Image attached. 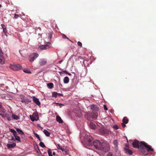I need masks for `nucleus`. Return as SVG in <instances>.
<instances>
[{"label": "nucleus", "instance_id": "39448f33", "mask_svg": "<svg viewBox=\"0 0 156 156\" xmlns=\"http://www.w3.org/2000/svg\"><path fill=\"white\" fill-rule=\"evenodd\" d=\"M39 55L37 53H32L29 56V60L31 62H33L38 57Z\"/></svg>", "mask_w": 156, "mask_h": 156}, {"label": "nucleus", "instance_id": "4c0bfd02", "mask_svg": "<svg viewBox=\"0 0 156 156\" xmlns=\"http://www.w3.org/2000/svg\"><path fill=\"white\" fill-rule=\"evenodd\" d=\"M55 104L57 105V106H59L60 108H61L62 106H63L64 105L62 104L58 103H55Z\"/></svg>", "mask_w": 156, "mask_h": 156}, {"label": "nucleus", "instance_id": "8fccbe9b", "mask_svg": "<svg viewBox=\"0 0 156 156\" xmlns=\"http://www.w3.org/2000/svg\"><path fill=\"white\" fill-rule=\"evenodd\" d=\"M63 72L67 74H68V73H69L67 71H66V70H64V71H63Z\"/></svg>", "mask_w": 156, "mask_h": 156}, {"label": "nucleus", "instance_id": "37998d69", "mask_svg": "<svg viewBox=\"0 0 156 156\" xmlns=\"http://www.w3.org/2000/svg\"><path fill=\"white\" fill-rule=\"evenodd\" d=\"M77 44L78 46H79L80 47L82 46V44L81 42H80V41H78L77 43Z\"/></svg>", "mask_w": 156, "mask_h": 156}, {"label": "nucleus", "instance_id": "6e6552de", "mask_svg": "<svg viewBox=\"0 0 156 156\" xmlns=\"http://www.w3.org/2000/svg\"><path fill=\"white\" fill-rule=\"evenodd\" d=\"M12 69L15 71L18 70L22 69V66L19 64L14 65L12 66Z\"/></svg>", "mask_w": 156, "mask_h": 156}, {"label": "nucleus", "instance_id": "49530a36", "mask_svg": "<svg viewBox=\"0 0 156 156\" xmlns=\"http://www.w3.org/2000/svg\"><path fill=\"white\" fill-rule=\"evenodd\" d=\"M104 109L105 110H108V108L105 105H104Z\"/></svg>", "mask_w": 156, "mask_h": 156}, {"label": "nucleus", "instance_id": "1a4fd4ad", "mask_svg": "<svg viewBox=\"0 0 156 156\" xmlns=\"http://www.w3.org/2000/svg\"><path fill=\"white\" fill-rule=\"evenodd\" d=\"M33 100L34 102L37 105L39 106L41 105V103L40 102L39 99L36 98L35 96L33 97Z\"/></svg>", "mask_w": 156, "mask_h": 156}, {"label": "nucleus", "instance_id": "c9c22d12", "mask_svg": "<svg viewBox=\"0 0 156 156\" xmlns=\"http://www.w3.org/2000/svg\"><path fill=\"white\" fill-rule=\"evenodd\" d=\"M58 94V93L56 92H54L52 93V96L55 97H56Z\"/></svg>", "mask_w": 156, "mask_h": 156}, {"label": "nucleus", "instance_id": "f03ea898", "mask_svg": "<svg viewBox=\"0 0 156 156\" xmlns=\"http://www.w3.org/2000/svg\"><path fill=\"white\" fill-rule=\"evenodd\" d=\"M98 115L96 113H87L85 115L86 119L90 120L91 119H96L97 118Z\"/></svg>", "mask_w": 156, "mask_h": 156}, {"label": "nucleus", "instance_id": "7c9ffc66", "mask_svg": "<svg viewBox=\"0 0 156 156\" xmlns=\"http://www.w3.org/2000/svg\"><path fill=\"white\" fill-rule=\"evenodd\" d=\"M113 144L116 148L118 147V142L117 140H115L114 141Z\"/></svg>", "mask_w": 156, "mask_h": 156}, {"label": "nucleus", "instance_id": "13d9d810", "mask_svg": "<svg viewBox=\"0 0 156 156\" xmlns=\"http://www.w3.org/2000/svg\"><path fill=\"white\" fill-rule=\"evenodd\" d=\"M52 154L53 155H55V152H53L52 153Z\"/></svg>", "mask_w": 156, "mask_h": 156}, {"label": "nucleus", "instance_id": "a18cd8bd", "mask_svg": "<svg viewBox=\"0 0 156 156\" xmlns=\"http://www.w3.org/2000/svg\"><path fill=\"white\" fill-rule=\"evenodd\" d=\"M113 128L115 129H119V127L117 125H115L114 126Z\"/></svg>", "mask_w": 156, "mask_h": 156}, {"label": "nucleus", "instance_id": "a19ab883", "mask_svg": "<svg viewBox=\"0 0 156 156\" xmlns=\"http://www.w3.org/2000/svg\"><path fill=\"white\" fill-rule=\"evenodd\" d=\"M33 133L34 134V135L37 138H39V135L37 134V133H36L34 132H33Z\"/></svg>", "mask_w": 156, "mask_h": 156}, {"label": "nucleus", "instance_id": "7ed1b4c3", "mask_svg": "<svg viewBox=\"0 0 156 156\" xmlns=\"http://www.w3.org/2000/svg\"><path fill=\"white\" fill-rule=\"evenodd\" d=\"M100 150L105 152H107L110 150V146L108 144H103Z\"/></svg>", "mask_w": 156, "mask_h": 156}, {"label": "nucleus", "instance_id": "b1692460", "mask_svg": "<svg viewBox=\"0 0 156 156\" xmlns=\"http://www.w3.org/2000/svg\"><path fill=\"white\" fill-rule=\"evenodd\" d=\"M12 118L13 119L17 120L20 119V117L17 115H16L13 114L12 115Z\"/></svg>", "mask_w": 156, "mask_h": 156}, {"label": "nucleus", "instance_id": "bb28decb", "mask_svg": "<svg viewBox=\"0 0 156 156\" xmlns=\"http://www.w3.org/2000/svg\"><path fill=\"white\" fill-rule=\"evenodd\" d=\"M122 122H123L125 124H127L128 123V119L126 117H124L122 119Z\"/></svg>", "mask_w": 156, "mask_h": 156}, {"label": "nucleus", "instance_id": "6ab92c4d", "mask_svg": "<svg viewBox=\"0 0 156 156\" xmlns=\"http://www.w3.org/2000/svg\"><path fill=\"white\" fill-rule=\"evenodd\" d=\"M30 118L31 119V120L33 121H34L35 120H37V119H36V118H38V116L37 115H35V116H34V115L33 114L32 115V116L31 115H30Z\"/></svg>", "mask_w": 156, "mask_h": 156}, {"label": "nucleus", "instance_id": "f3484780", "mask_svg": "<svg viewBox=\"0 0 156 156\" xmlns=\"http://www.w3.org/2000/svg\"><path fill=\"white\" fill-rule=\"evenodd\" d=\"M16 146L15 143H13L11 144H8L7 145V147L8 148H12Z\"/></svg>", "mask_w": 156, "mask_h": 156}, {"label": "nucleus", "instance_id": "3c124183", "mask_svg": "<svg viewBox=\"0 0 156 156\" xmlns=\"http://www.w3.org/2000/svg\"><path fill=\"white\" fill-rule=\"evenodd\" d=\"M2 107V103L0 102V108H1Z\"/></svg>", "mask_w": 156, "mask_h": 156}, {"label": "nucleus", "instance_id": "ddd939ff", "mask_svg": "<svg viewBox=\"0 0 156 156\" xmlns=\"http://www.w3.org/2000/svg\"><path fill=\"white\" fill-rule=\"evenodd\" d=\"M47 60L46 59H41L39 62L40 65L43 66L45 65L47 63Z\"/></svg>", "mask_w": 156, "mask_h": 156}, {"label": "nucleus", "instance_id": "79ce46f5", "mask_svg": "<svg viewBox=\"0 0 156 156\" xmlns=\"http://www.w3.org/2000/svg\"><path fill=\"white\" fill-rule=\"evenodd\" d=\"M21 136H22L21 137H22V138L24 140H25L26 139V136L24 133L23 135H21Z\"/></svg>", "mask_w": 156, "mask_h": 156}, {"label": "nucleus", "instance_id": "e433bc0d", "mask_svg": "<svg viewBox=\"0 0 156 156\" xmlns=\"http://www.w3.org/2000/svg\"><path fill=\"white\" fill-rule=\"evenodd\" d=\"M113 156V153L112 152H109L107 154L106 156Z\"/></svg>", "mask_w": 156, "mask_h": 156}, {"label": "nucleus", "instance_id": "2eb2a0df", "mask_svg": "<svg viewBox=\"0 0 156 156\" xmlns=\"http://www.w3.org/2000/svg\"><path fill=\"white\" fill-rule=\"evenodd\" d=\"M124 150L126 154L129 155H131L133 153L132 151L131 150L128 148H125Z\"/></svg>", "mask_w": 156, "mask_h": 156}, {"label": "nucleus", "instance_id": "393cba45", "mask_svg": "<svg viewBox=\"0 0 156 156\" xmlns=\"http://www.w3.org/2000/svg\"><path fill=\"white\" fill-rule=\"evenodd\" d=\"M47 85L48 87L50 89L52 88L53 87V84L52 83H47Z\"/></svg>", "mask_w": 156, "mask_h": 156}, {"label": "nucleus", "instance_id": "6e6d98bb", "mask_svg": "<svg viewBox=\"0 0 156 156\" xmlns=\"http://www.w3.org/2000/svg\"><path fill=\"white\" fill-rule=\"evenodd\" d=\"M37 139H38L39 140V141H41V140L40 137H39V138H38Z\"/></svg>", "mask_w": 156, "mask_h": 156}, {"label": "nucleus", "instance_id": "5701e85b", "mask_svg": "<svg viewBox=\"0 0 156 156\" xmlns=\"http://www.w3.org/2000/svg\"><path fill=\"white\" fill-rule=\"evenodd\" d=\"M43 132L47 136H50V133L46 129H44Z\"/></svg>", "mask_w": 156, "mask_h": 156}, {"label": "nucleus", "instance_id": "412c9836", "mask_svg": "<svg viewBox=\"0 0 156 156\" xmlns=\"http://www.w3.org/2000/svg\"><path fill=\"white\" fill-rule=\"evenodd\" d=\"M69 81V79L68 76L65 77L63 79V82L64 83H67Z\"/></svg>", "mask_w": 156, "mask_h": 156}, {"label": "nucleus", "instance_id": "9b49d317", "mask_svg": "<svg viewBox=\"0 0 156 156\" xmlns=\"http://www.w3.org/2000/svg\"><path fill=\"white\" fill-rule=\"evenodd\" d=\"M99 132L102 135L106 134L108 133V130L104 128H101L99 130Z\"/></svg>", "mask_w": 156, "mask_h": 156}, {"label": "nucleus", "instance_id": "dca6fc26", "mask_svg": "<svg viewBox=\"0 0 156 156\" xmlns=\"http://www.w3.org/2000/svg\"><path fill=\"white\" fill-rule=\"evenodd\" d=\"M89 127L93 129H95L96 128V126L95 124L92 122H90L89 124Z\"/></svg>", "mask_w": 156, "mask_h": 156}, {"label": "nucleus", "instance_id": "cd10ccee", "mask_svg": "<svg viewBox=\"0 0 156 156\" xmlns=\"http://www.w3.org/2000/svg\"><path fill=\"white\" fill-rule=\"evenodd\" d=\"M14 136L15 138V139L16 140L19 142L21 141L20 138V137L19 136L17 135L16 134L15 136Z\"/></svg>", "mask_w": 156, "mask_h": 156}, {"label": "nucleus", "instance_id": "0eeeda50", "mask_svg": "<svg viewBox=\"0 0 156 156\" xmlns=\"http://www.w3.org/2000/svg\"><path fill=\"white\" fill-rule=\"evenodd\" d=\"M48 44L39 46V48L41 50H45L48 49L51 47V44L50 42H48Z\"/></svg>", "mask_w": 156, "mask_h": 156}, {"label": "nucleus", "instance_id": "c85d7f7f", "mask_svg": "<svg viewBox=\"0 0 156 156\" xmlns=\"http://www.w3.org/2000/svg\"><path fill=\"white\" fill-rule=\"evenodd\" d=\"M23 71L26 73H31V72L30 70L28 69H23Z\"/></svg>", "mask_w": 156, "mask_h": 156}, {"label": "nucleus", "instance_id": "bf43d9fd", "mask_svg": "<svg viewBox=\"0 0 156 156\" xmlns=\"http://www.w3.org/2000/svg\"><path fill=\"white\" fill-rule=\"evenodd\" d=\"M11 140H15L13 137H12V138L11 139Z\"/></svg>", "mask_w": 156, "mask_h": 156}, {"label": "nucleus", "instance_id": "4be33fe9", "mask_svg": "<svg viewBox=\"0 0 156 156\" xmlns=\"http://www.w3.org/2000/svg\"><path fill=\"white\" fill-rule=\"evenodd\" d=\"M16 129L17 132L21 135H24V133L21 129L19 128H16Z\"/></svg>", "mask_w": 156, "mask_h": 156}, {"label": "nucleus", "instance_id": "aec40b11", "mask_svg": "<svg viewBox=\"0 0 156 156\" xmlns=\"http://www.w3.org/2000/svg\"><path fill=\"white\" fill-rule=\"evenodd\" d=\"M56 121L60 123H62L63 121L61 118L59 116H57L56 117Z\"/></svg>", "mask_w": 156, "mask_h": 156}, {"label": "nucleus", "instance_id": "72a5a7b5", "mask_svg": "<svg viewBox=\"0 0 156 156\" xmlns=\"http://www.w3.org/2000/svg\"><path fill=\"white\" fill-rule=\"evenodd\" d=\"M6 117L8 121H10L12 120V118L9 115H6Z\"/></svg>", "mask_w": 156, "mask_h": 156}, {"label": "nucleus", "instance_id": "9d476101", "mask_svg": "<svg viewBox=\"0 0 156 156\" xmlns=\"http://www.w3.org/2000/svg\"><path fill=\"white\" fill-rule=\"evenodd\" d=\"M90 109L93 111H97L99 109L96 105H92L90 106Z\"/></svg>", "mask_w": 156, "mask_h": 156}, {"label": "nucleus", "instance_id": "473e14b6", "mask_svg": "<svg viewBox=\"0 0 156 156\" xmlns=\"http://www.w3.org/2000/svg\"><path fill=\"white\" fill-rule=\"evenodd\" d=\"M52 33L48 34V39L50 40H51L52 38Z\"/></svg>", "mask_w": 156, "mask_h": 156}, {"label": "nucleus", "instance_id": "2f4dec72", "mask_svg": "<svg viewBox=\"0 0 156 156\" xmlns=\"http://www.w3.org/2000/svg\"><path fill=\"white\" fill-rule=\"evenodd\" d=\"M48 154L49 156H53L52 154V151L50 149H49L48 151Z\"/></svg>", "mask_w": 156, "mask_h": 156}, {"label": "nucleus", "instance_id": "f8f14e48", "mask_svg": "<svg viewBox=\"0 0 156 156\" xmlns=\"http://www.w3.org/2000/svg\"><path fill=\"white\" fill-rule=\"evenodd\" d=\"M3 54H0V64L3 65L5 63V59Z\"/></svg>", "mask_w": 156, "mask_h": 156}, {"label": "nucleus", "instance_id": "c03bdc74", "mask_svg": "<svg viewBox=\"0 0 156 156\" xmlns=\"http://www.w3.org/2000/svg\"><path fill=\"white\" fill-rule=\"evenodd\" d=\"M3 31L4 33L7 32V30L6 29V27H5L4 28H3Z\"/></svg>", "mask_w": 156, "mask_h": 156}, {"label": "nucleus", "instance_id": "c756f323", "mask_svg": "<svg viewBox=\"0 0 156 156\" xmlns=\"http://www.w3.org/2000/svg\"><path fill=\"white\" fill-rule=\"evenodd\" d=\"M10 131L11 132L13 133L14 136L16 135L17 133L16 132L14 129H10Z\"/></svg>", "mask_w": 156, "mask_h": 156}, {"label": "nucleus", "instance_id": "a211bd4d", "mask_svg": "<svg viewBox=\"0 0 156 156\" xmlns=\"http://www.w3.org/2000/svg\"><path fill=\"white\" fill-rule=\"evenodd\" d=\"M64 146L62 147V146H61L59 144H57V148L58 149H60L62 151H65L66 153V151L64 148Z\"/></svg>", "mask_w": 156, "mask_h": 156}, {"label": "nucleus", "instance_id": "603ef678", "mask_svg": "<svg viewBox=\"0 0 156 156\" xmlns=\"http://www.w3.org/2000/svg\"><path fill=\"white\" fill-rule=\"evenodd\" d=\"M0 115L3 118L4 117V116L3 114L1 113H0Z\"/></svg>", "mask_w": 156, "mask_h": 156}, {"label": "nucleus", "instance_id": "423d86ee", "mask_svg": "<svg viewBox=\"0 0 156 156\" xmlns=\"http://www.w3.org/2000/svg\"><path fill=\"white\" fill-rule=\"evenodd\" d=\"M141 142H139L136 140H135L132 143L133 147L135 148H138L141 150V148L140 147Z\"/></svg>", "mask_w": 156, "mask_h": 156}, {"label": "nucleus", "instance_id": "de8ad7c7", "mask_svg": "<svg viewBox=\"0 0 156 156\" xmlns=\"http://www.w3.org/2000/svg\"><path fill=\"white\" fill-rule=\"evenodd\" d=\"M1 26H2V27L3 29V28H4L5 27H6L4 24H1Z\"/></svg>", "mask_w": 156, "mask_h": 156}, {"label": "nucleus", "instance_id": "864d4df0", "mask_svg": "<svg viewBox=\"0 0 156 156\" xmlns=\"http://www.w3.org/2000/svg\"><path fill=\"white\" fill-rule=\"evenodd\" d=\"M58 94H59L60 95V96H63V95L62 94H60V93H58Z\"/></svg>", "mask_w": 156, "mask_h": 156}, {"label": "nucleus", "instance_id": "ea45409f", "mask_svg": "<svg viewBox=\"0 0 156 156\" xmlns=\"http://www.w3.org/2000/svg\"><path fill=\"white\" fill-rule=\"evenodd\" d=\"M62 35L63 38L64 39H67L68 40H69V38H68L65 35L63 34H62Z\"/></svg>", "mask_w": 156, "mask_h": 156}, {"label": "nucleus", "instance_id": "20e7f679", "mask_svg": "<svg viewBox=\"0 0 156 156\" xmlns=\"http://www.w3.org/2000/svg\"><path fill=\"white\" fill-rule=\"evenodd\" d=\"M93 145L94 147L96 149L100 150L102 144L98 140H95L93 142Z\"/></svg>", "mask_w": 156, "mask_h": 156}, {"label": "nucleus", "instance_id": "4468645a", "mask_svg": "<svg viewBox=\"0 0 156 156\" xmlns=\"http://www.w3.org/2000/svg\"><path fill=\"white\" fill-rule=\"evenodd\" d=\"M34 147L35 151L39 155H40L41 154V153L40 151L38 146L37 144L34 145Z\"/></svg>", "mask_w": 156, "mask_h": 156}, {"label": "nucleus", "instance_id": "e2e57ef3", "mask_svg": "<svg viewBox=\"0 0 156 156\" xmlns=\"http://www.w3.org/2000/svg\"><path fill=\"white\" fill-rule=\"evenodd\" d=\"M60 85L61 86H62V84H60L59 86H60Z\"/></svg>", "mask_w": 156, "mask_h": 156}, {"label": "nucleus", "instance_id": "5fc2aeb1", "mask_svg": "<svg viewBox=\"0 0 156 156\" xmlns=\"http://www.w3.org/2000/svg\"><path fill=\"white\" fill-rule=\"evenodd\" d=\"M62 62V60L60 61H59L58 62V63H61Z\"/></svg>", "mask_w": 156, "mask_h": 156}, {"label": "nucleus", "instance_id": "680f3d73", "mask_svg": "<svg viewBox=\"0 0 156 156\" xmlns=\"http://www.w3.org/2000/svg\"><path fill=\"white\" fill-rule=\"evenodd\" d=\"M2 7V5L1 4H0V8H1Z\"/></svg>", "mask_w": 156, "mask_h": 156}, {"label": "nucleus", "instance_id": "4d7b16f0", "mask_svg": "<svg viewBox=\"0 0 156 156\" xmlns=\"http://www.w3.org/2000/svg\"><path fill=\"white\" fill-rule=\"evenodd\" d=\"M7 32L4 33L5 34V35L6 36H8V35L7 34Z\"/></svg>", "mask_w": 156, "mask_h": 156}, {"label": "nucleus", "instance_id": "58836bf2", "mask_svg": "<svg viewBox=\"0 0 156 156\" xmlns=\"http://www.w3.org/2000/svg\"><path fill=\"white\" fill-rule=\"evenodd\" d=\"M19 16L18 15L16 14H15L13 18L17 19L19 17Z\"/></svg>", "mask_w": 156, "mask_h": 156}, {"label": "nucleus", "instance_id": "09e8293b", "mask_svg": "<svg viewBox=\"0 0 156 156\" xmlns=\"http://www.w3.org/2000/svg\"><path fill=\"white\" fill-rule=\"evenodd\" d=\"M125 124H126L125 123L123 122L122 123V125L123 127H125L126 126Z\"/></svg>", "mask_w": 156, "mask_h": 156}, {"label": "nucleus", "instance_id": "f257e3e1", "mask_svg": "<svg viewBox=\"0 0 156 156\" xmlns=\"http://www.w3.org/2000/svg\"><path fill=\"white\" fill-rule=\"evenodd\" d=\"M140 147L141 148H142L141 150H142L143 151L144 150V147L146 149L147 152L153 151H154L153 149L152 148L151 146L148 145L144 141L141 142Z\"/></svg>", "mask_w": 156, "mask_h": 156}, {"label": "nucleus", "instance_id": "f704fd0d", "mask_svg": "<svg viewBox=\"0 0 156 156\" xmlns=\"http://www.w3.org/2000/svg\"><path fill=\"white\" fill-rule=\"evenodd\" d=\"M40 146L42 148L45 147V146L44 145V143L42 142H41L39 144Z\"/></svg>", "mask_w": 156, "mask_h": 156}, {"label": "nucleus", "instance_id": "a878e982", "mask_svg": "<svg viewBox=\"0 0 156 156\" xmlns=\"http://www.w3.org/2000/svg\"><path fill=\"white\" fill-rule=\"evenodd\" d=\"M21 102L22 103H24L25 104H28V103L30 102V101L28 99H23L22 100Z\"/></svg>", "mask_w": 156, "mask_h": 156}, {"label": "nucleus", "instance_id": "052dcab7", "mask_svg": "<svg viewBox=\"0 0 156 156\" xmlns=\"http://www.w3.org/2000/svg\"><path fill=\"white\" fill-rule=\"evenodd\" d=\"M68 74L69 76H70L71 75V74L69 73H68Z\"/></svg>", "mask_w": 156, "mask_h": 156}]
</instances>
